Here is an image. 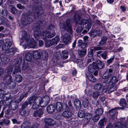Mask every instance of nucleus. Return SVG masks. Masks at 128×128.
Instances as JSON below:
<instances>
[{
  "mask_svg": "<svg viewBox=\"0 0 128 128\" xmlns=\"http://www.w3.org/2000/svg\"><path fill=\"white\" fill-rule=\"evenodd\" d=\"M32 55L31 52H28L26 53L25 55L26 60L28 62H30L32 60Z\"/></svg>",
  "mask_w": 128,
  "mask_h": 128,
  "instance_id": "e433bc0d",
  "label": "nucleus"
},
{
  "mask_svg": "<svg viewBox=\"0 0 128 128\" xmlns=\"http://www.w3.org/2000/svg\"><path fill=\"white\" fill-rule=\"evenodd\" d=\"M68 106L66 104H65V106H64L65 110H69L72 111H74V109L72 106V104L71 100L68 101Z\"/></svg>",
  "mask_w": 128,
  "mask_h": 128,
  "instance_id": "f3484780",
  "label": "nucleus"
},
{
  "mask_svg": "<svg viewBox=\"0 0 128 128\" xmlns=\"http://www.w3.org/2000/svg\"><path fill=\"white\" fill-rule=\"evenodd\" d=\"M48 112L50 114H52L56 110L55 107L53 104H50L47 107Z\"/></svg>",
  "mask_w": 128,
  "mask_h": 128,
  "instance_id": "bb28decb",
  "label": "nucleus"
},
{
  "mask_svg": "<svg viewBox=\"0 0 128 128\" xmlns=\"http://www.w3.org/2000/svg\"><path fill=\"white\" fill-rule=\"evenodd\" d=\"M92 114H91L89 113H86V114H85V118L88 121L92 118Z\"/></svg>",
  "mask_w": 128,
  "mask_h": 128,
  "instance_id": "6e6d98bb",
  "label": "nucleus"
},
{
  "mask_svg": "<svg viewBox=\"0 0 128 128\" xmlns=\"http://www.w3.org/2000/svg\"><path fill=\"white\" fill-rule=\"evenodd\" d=\"M120 105L122 107L120 108V109L122 110L128 107L126 101L124 99L121 100L120 102Z\"/></svg>",
  "mask_w": 128,
  "mask_h": 128,
  "instance_id": "6ab92c4d",
  "label": "nucleus"
},
{
  "mask_svg": "<svg viewBox=\"0 0 128 128\" xmlns=\"http://www.w3.org/2000/svg\"><path fill=\"white\" fill-rule=\"evenodd\" d=\"M116 109H112L109 111V114L110 118L113 119L114 116L116 113Z\"/></svg>",
  "mask_w": 128,
  "mask_h": 128,
  "instance_id": "a19ab883",
  "label": "nucleus"
},
{
  "mask_svg": "<svg viewBox=\"0 0 128 128\" xmlns=\"http://www.w3.org/2000/svg\"><path fill=\"white\" fill-rule=\"evenodd\" d=\"M72 113L68 110H65L62 114V116L66 118H70L72 116Z\"/></svg>",
  "mask_w": 128,
  "mask_h": 128,
  "instance_id": "a211bd4d",
  "label": "nucleus"
},
{
  "mask_svg": "<svg viewBox=\"0 0 128 128\" xmlns=\"http://www.w3.org/2000/svg\"><path fill=\"white\" fill-rule=\"evenodd\" d=\"M19 102L17 99L14 101H12L10 103V105L8 106V108L10 110H15L18 107Z\"/></svg>",
  "mask_w": 128,
  "mask_h": 128,
  "instance_id": "1a4fd4ad",
  "label": "nucleus"
},
{
  "mask_svg": "<svg viewBox=\"0 0 128 128\" xmlns=\"http://www.w3.org/2000/svg\"><path fill=\"white\" fill-rule=\"evenodd\" d=\"M97 56L99 57H102L104 59H105L107 56V52L106 51L102 52V51H99L97 52Z\"/></svg>",
  "mask_w": 128,
  "mask_h": 128,
  "instance_id": "412c9836",
  "label": "nucleus"
},
{
  "mask_svg": "<svg viewBox=\"0 0 128 128\" xmlns=\"http://www.w3.org/2000/svg\"><path fill=\"white\" fill-rule=\"evenodd\" d=\"M26 112L25 110H21V109H20V114L21 115L25 116L27 115H26Z\"/></svg>",
  "mask_w": 128,
  "mask_h": 128,
  "instance_id": "680f3d73",
  "label": "nucleus"
},
{
  "mask_svg": "<svg viewBox=\"0 0 128 128\" xmlns=\"http://www.w3.org/2000/svg\"><path fill=\"white\" fill-rule=\"evenodd\" d=\"M28 104H29L28 102L26 101L24 102L21 105V107L20 108L21 110H23L26 108L28 106Z\"/></svg>",
  "mask_w": 128,
  "mask_h": 128,
  "instance_id": "a18cd8bd",
  "label": "nucleus"
},
{
  "mask_svg": "<svg viewBox=\"0 0 128 128\" xmlns=\"http://www.w3.org/2000/svg\"><path fill=\"white\" fill-rule=\"evenodd\" d=\"M44 122L46 124L50 126H53L55 124L54 121L52 118H45Z\"/></svg>",
  "mask_w": 128,
  "mask_h": 128,
  "instance_id": "4be33fe9",
  "label": "nucleus"
},
{
  "mask_svg": "<svg viewBox=\"0 0 128 128\" xmlns=\"http://www.w3.org/2000/svg\"><path fill=\"white\" fill-rule=\"evenodd\" d=\"M43 110L40 109L36 111H35L33 114V116L34 117H40L44 112Z\"/></svg>",
  "mask_w": 128,
  "mask_h": 128,
  "instance_id": "aec40b11",
  "label": "nucleus"
},
{
  "mask_svg": "<svg viewBox=\"0 0 128 128\" xmlns=\"http://www.w3.org/2000/svg\"><path fill=\"white\" fill-rule=\"evenodd\" d=\"M8 84V86L10 88H14L16 86V84L13 82L12 80Z\"/></svg>",
  "mask_w": 128,
  "mask_h": 128,
  "instance_id": "3c124183",
  "label": "nucleus"
},
{
  "mask_svg": "<svg viewBox=\"0 0 128 128\" xmlns=\"http://www.w3.org/2000/svg\"><path fill=\"white\" fill-rule=\"evenodd\" d=\"M103 112V111L101 108H98L96 109L94 112L96 114L99 116L101 115L102 114Z\"/></svg>",
  "mask_w": 128,
  "mask_h": 128,
  "instance_id": "58836bf2",
  "label": "nucleus"
},
{
  "mask_svg": "<svg viewBox=\"0 0 128 128\" xmlns=\"http://www.w3.org/2000/svg\"><path fill=\"white\" fill-rule=\"evenodd\" d=\"M33 58L35 59L40 58L41 57V54L40 52L37 51H34L33 52Z\"/></svg>",
  "mask_w": 128,
  "mask_h": 128,
  "instance_id": "f704fd0d",
  "label": "nucleus"
},
{
  "mask_svg": "<svg viewBox=\"0 0 128 128\" xmlns=\"http://www.w3.org/2000/svg\"><path fill=\"white\" fill-rule=\"evenodd\" d=\"M73 20L74 22L76 24H78L82 25V22L84 21V19L81 17L77 13H75L74 15Z\"/></svg>",
  "mask_w": 128,
  "mask_h": 128,
  "instance_id": "0eeeda50",
  "label": "nucleus"
},
{
  "mask_svg": "<svg viewBox=\"0 0 128 128\" xmlns=\"http://www.w3.org/2000/svg\"><path fill=\"white\" fill-rule=\"evenodd\" d=\"M102 88V85L100 83L95 84L93 86V88L96 90H100Z\"/></svg>",
  "mask_w": 128,
  "mask_h": 128,
  "instance_id": "37998d69",
  "label": "nucleus"
},
{
  "mask_svg": "<svg viewBox=\"0 0 128 128\" xmlns=\"http://www.w3.org/2000/svg\"><path fill=\"white\" fill-rule=\"evenodd\" d=\"M118 80L117 79L116 77L115 76H114L112 77L110 80L108 81V83H107L106 85V88H108V86L109 85H115V83L118 82Z\"/></svg>",
  "mask_w": 128,
  "mask_h": 128,
  "instance_id": "dca6fc26",
  "label": "nucleus"
},
{
  "mask_svg": "<svg viewBox=\"0 0 128 128\" xmlns=\"http://www.w3.org/2000/svg\"><path fill=\"white\" fill-rule=\"evenodd\" d=\"M20 64H16L14 70L12 73L13 74H16L15 76V80L18 82H20L22 79V76L20 75L17 74L21 72V69L20 68Z\"/></svg>",
  "mask_w": 128,
  "mask_h": 128,
  "instance_id": "7ed1b4c3",
  "label": "nucleus"
},
{
  "mask_svg": "<svg viewBox=\"0 0 128 128\" xmlns=\"http://www.w3.org/2000/svg\"><path fill=\"white\" fill-rule=\"evenodd\" d=\"M81 99L83 101L82 103L83 106L84 108H86L89 105V102L88 99L85 96H84Z\"/></svg>",
  "mask_w": 128,
  "mask_h": 128,
  "instance_id": "a878e982",
  "label": "nucleus"
},
{
  "mask_svg": "<svg viewBox=\"0 0 128 128\" xmlns=\"http://www.w3.org/2000/svg\"><path fill=\"white\" fill-rule=\"evenodd\" d=\"M100 118V116L96 114L93 117L92 120L94 122H96Z\"/></svg>",
  "mask_w": 128,
  "mask_h": 128,
  "instance_id": "bf43d9fd",
  "label": "nucleus"
},
{
  "mask_svg": "<svg viewBox=\"0 0 128 128\" xmlns=\"http://www.w3.org/2000/svg\"><path fill=\"white\" fill-rule=\"evenodd\" d=\"M1 14L4 16H6L8 14V11L5 9L3 10L1 12Z\"/></svg>",
  "mask_w": 128,
  "mask_h": 128,
  "instance_id": "774afa93",
  "label": "nucleus"
},
{
  "mask_svg": "<svg viewBox=\"0 0 128 128\" xmlns=\"http://www.w3.org/2000/svg\"><path fill=\"white\" fill-rule=\"evenodd\" d=\"M12 42L10 41L6 42L3 46L2 48L4 50H6L8 49L12 46Z\"/></svg>",
  "mask_w": 128,
  "mask_h": 128,
  "instance_id": "7c9ffc66",
  "label": "nucleus"
},
{
  "mask_svg": "<svg viewBox=\"0 0 128 128\" xmlns=\"http://www.w3.org/2000/svg\"><path fill=\"white\" fill-rule=\"evenodd\" d=\"M12 62H14V64H23L22 58H18L17 60L13 59L12 60Z\"/></svg>",
  "mask_w": 128,
  "mask_h": 128,
  "instance_id": "4c0bfd02",
  "label": "nucleus"
},
{
  "mask_svg": "<svg viewBox=\"0 0 128 128\" xmlns=\"http://www.w3.org/2000/svg\"><path fill=\"white\" fill-rule=\"evenodd\" d=\"M42 25V22L40 20L38 21L36 24L34 25V26L35 28L37 29L40 28V26Z\"/></svg>",
  "mask_w": 128,
  "mask_h": 128,
  "instance_id": "c03bdc74",
  "label": "nucleus"
},
{
  "mask_svg": "<svg viewBox=\"0 0 128 128\" xmlns=\"http://www.w3.org/2000/svg\"><path fill=\"white\" fill-rule=\"evenodd\" d=\"M110 85V86L109 90V91L110 92H112L116 90V88L115 86V85L112 84Z\"/></svg>",
  "mask_w": 128,
  "mask_h": 128,
  "instance_id": "5fc2aeb1",
  "label": "nucleus"
},
{
  "mask_svg": "<svg viewBox=\"0 0 128 128\" xmlns=\"http://www.w3.org/2000/svg\"><path fill=\"white\" fill-rule=\"evenodd\" d=\"M6 51L5 55L9 57H11L14 55L16 51V48H12Z\"/></svg>",
  "mask_w": 128,
  "mask_h": 128,
  "instance_id": "f8f14e48",
  "label": "nucleus"
},
{
  "mask_svg": "<svg viewBox=\"0 0 128 128\" xmlns=\"http://www.w3.org/2000/svg\"><path fill=\"white\" fill-rule=\"evenodd\" d=\"M13 70V67L10 66L7 67L6 68L5 71L8 74H10Z\"/></svg>",
  "mask_w": 128,
  "mask_h": 128,
  "instance_id": "de8ad7c7",
  "label": "nucleus"
},
{
  "mask_svg": "<svg viewBox=\"0 0 128 128\" xmlns=\"http://www.w3.org/2000/svg\"><path fill=\"white\" fill-rule=\"evenodd\" d=\"M122 120H121L120 124L116 125L114 124L113 125L114 128H128V125L125 124V123L124 121V118H122Z\"/></svg>",
  "mask_w": 128,
  "mask_h": 128,
  "instance_id": "4468645a",
  "label": "nucleus"
},
{
  "mask_svg": "<svg viewBox=\"0 0 128 128\" xmlns=\"http://www.w3.org/2000/svg\"><path fill=\"white\" fill-rule=\"evenodd\" d=\"M59 40L58 37L56 36L50 40H47L45 42V45L47 47H49L52 46L56 45Z\"/></svg>",
  "mask_w": 128,
  "mask_h": 128,
  "instance_id": "423d86ee",
  "label": "nucleus"
},
{
  "mask_svg": "<svg viewBox=\"0 0 128 128\" xmlns=\"http://www.w3.org/2000/svg\"><path fill=\"white\" fill-rule=\"evenodd\" d=\"M84 21L82 22V25H84V24L85 26V28L88 31L90 28L92 26V22L89 19L86 20L84 19Z\"/></svg>",
  "mask_w": 128,
  "mask_h": 128,
  "instance_id": "2eb2a0df",
  "label": "nucleus"
},
{
  "mask_svg": "<svg viewBox=\"0 0 128 128\" xmlns=\"http://www.w3.org/2000/svg\"><path fill=\"white\" fill-rule=\"evenodd\" d=\"M68 52L66 50L62 51V56L63 58H67L68 57Z\"/></svg>",
  "mask_w": 128,
  "mask_h": 128,
  "instance_id": "49530a36",
  "label": "nucleus"
},
{
  "mask_svg": "<svg viewBox=\"0 0 128 128\" xmlns=\"http://www.w3.org/2000/svg\"><path fill=\"white\" fill-rule=\"evenodd\" d=\"M31 125L30 122L29 121L24 122L20 126V128H28Z\"/></svg>",
  "mask_w": 128,
  "mask_h": 128,
  "instance_id": "72a5a7b5",
  "label": "nucleus"
},
{
  "mask_svg": "<svg viewBox=\"0 0 128 128\" xmlns=\"http://www.w3.org/2000/svg\"><path fill=\"white\" fill-rule=\"evenodd\" d=\"M29 104L31 105L32 102L35 103L41 106V98L40 97H36L34 96H32L28 98V100Z\"/></svg>",
  "mask_w": 128,
  "mask_h": 128,
  "instance_id": "20e7f679",
  "label": "nucleus"
},
{
  "mask_svg": "<svg viewBox=\"0 0 128 128\" xmlns=\"http://www.w3.org/2000/svg\"><path fill=\"white\" fill-rule=\"evenodd\" d=\"M102 78L104 79L103 83L106 85L107 83H108V74L107 72H105L104 74L102 76Z\"/></svg>",
  "mask_w": 128,
  "mask_h": 128,
  "instance_id": "473e14b6",
  "label": "nucleus"
},
{
  "mask_svg": "<svg viewBox=\"0 0 128 128\" xmlns=\"http://www.w3.org/2000/svg\"><path fill=\"white\" fill-rule=\"evenodd\" d=\"M103 93L102 92L99 91H96L93 92L92 94V96L94 98H97L100 95H102Z\"/></svg>",
  "mask_w": 128,
  "mask_h": 128,
  "instance_id": "c9c22d12",
  "label": "nucleus"
},
{
  "mask_svg": "<svg viewBox=\"0 0 128 128\" xmlns=\"http://www.w3.org/2000/svg\"><path fill=\"white\" fill-rule=\"evenodd\" d=\"M55 108L58 112H61L62 110L63 107L62 103L60 102H56Z\"/></svg>",
  "mask_w": 128,
  "mask_h": 128,
  "instance_id": "b1692460",
  "label": "nucleus"
},
{
  "mask_svg": "<svg viewBox=\"0 0 128 128\" xmlns=\"http://www.w3.org/2000/svg\"><path fill=\"white\" fill-rule=\"evenodd\" d=\"M24 34V36H23L21 38H20L21 40H23V41L22 42V44H24V46H28L30 48H34L36 46V42L33 39H30L29 42L28 41L30 39V36L29 35H27L26 37H25L24 36L26 35L27 32L25 31L22 32Z\"/></svg>",
  "mask_w": 128,
  "mask_h": 128,
  "instance_id": "f257e3e1",
  "label": "nucleus"
},
{
  "mask_svg": "<svg viewBox=\"0 0 128 128\" xmlns=\"http://www.w3.org/2000/svg\"><path fill=\"white\" fill-rule=\"evenodd\" d=\"M28 94V93L27 92L22 93L18 99V100L19 102H21L24 97L27 96Z\"/></svg>",
  "mask_w": 128,
  "mask_h": 128,
  "instance_id": "09e8293b",
  "label": "nucleus"
},
{
  "mask_svg": "<svg viewBox=\"0 0 128 128\" xmlns=\"http://www.w3.org/2000/svg\"><path fill=\"white\" fill-rule=\"evenodd\" d=\"M63 42L66 44H69L70 42L71 36L68 34H65L62 36Z\"/></svg>",
  "mask_w": 128,
  "mask_h": 128,
  "instance_id": "9d476101",
  "label": "nucleus"
},
{
  "mask_svg": "<svg viewBox=\"0 0 128 128\" xmlns=\"http://www.w3.org/2000/svg\"><path fill=\"white\" fill-rule=\"evenodd\" d=\"M56 34L52 30H50L49 31L48 35V38H51L54 37Z\"/></svg>",
  "mask_w": 128,
  "mask_h": 128,
  "instance_id": "8fccbe9b",
  "label": "nucleus"
},
{
  "mask_svg": "<svg viewBox=\"0 0 128 128\" xmlns=\"http://www.w3.org/2000/svg\"><path fill=\"white\" fill-rule=\"evenodd\" d=\"M78 115L79 117L83 118L85 116V112L83 110H80L78 112Z\"/></svg>",
  "mask_w": 128,
  "mask_h": 128,
  "instance_id": "603ef678",
  "label": "nucleus"
},
{
  "mask_svg": "<svg viewBox=\"0 0 128 128\" xmlns=\"http://www.w3.org/2000/svg\"><path fill=\"white\" fill-rule=\"evenodd\" d=\"M8 95L7 93H6V92L4 90H0V98L4 100H8L10 99V94L8 93Z\"/></svg>",
  "mask_w": 128,
  "mask_h": 128,
  "instance_id": "6e6552de",
  "label": "nucleus"
},
{
  "mask_svg": "<svg viewBox=\"0 0 128 128\" xmlns=\"http://www.w3.org/2000/svg\"><path fill=\"white\" fill-rule=\"evenodd\" d=\"M107 38L108 37L106 36H104L102 37L101 41L98 44H97V45L98 46H100L106 44Z\"/></svg>",
  "mask_w": 128,
  "mask_h": 128,
  "instance_id": "393cba45",
  "label": "nucleus"
},
{
  "mask_svg": "<svg viewBox=\"0 0 128 128\" xmlns=\"http://www.w3.org/2000/svg\"><path fill=\"white\" fill-rule=\"evenodd\" d=\"M94 50L92 49H90L88 51V56L89 57H92L93 56L94 53L93 52Z\"/></svg>",
  "mask_w": 128,
  "mask_h": 128,
  "instance_id": "13d9d810",
  "label": "nucleus"
},
{
  "mask_svg": "<svg viewBox=\"0 0 128 128\" xmlns=\"http://www.w3.org/2000/svg\"><path fill=\"white\" fill-rule=\"evenodd\" d=\"M10 124V121L8 119H4L0 122V125L2 126L4 125H7Z\"/></svg>",
  "mask_w": 128,
  "mask_h": 128,
  "instance_id": "79ce46f5",
  "label": "nucleus"
},
{
  "mask_svg": "<svg viewBox=\"0 0 128 128\" xmlns=\"http://www.w3.org/2000/svg\"><path fill=\"white\" fill-rule=\"evenodd\" d=\"M12 120L14 124H20L21 123L20 121H18L16 118H13L12 119Z\"/></svg>",
  "mask_w": 128,
  "mask_h": 128,
  "instance_id": "0e129e2a",
  "label": "nucleus"
},
{
  "mask_svg": "<svg viewBox=\"0 0 128 128\" xmlns=\"http://www.w3.org/2000/svg\"><path fill=\"white\" fill-rule=\"evenodd\" d=\"M74 105L76 108L78 110H80L82 106L81 102L78 99H76L74 101Z\"/></svg>",
  "mask_w": 128,
  "mask_h": 128,
  "instance_id": "5701e85b",
  "label": "nucleus"
},
{
  "mask_svg": "<svg viewBox=\"0 0 128 128\" xmlns=\"http://www.w3.org/2000/svg\"><path fill=\"white\" fill-rule=\"evenodd\" d=\"M33 11L30 13L29 14L32 15L35 19H37L44 12V10L41 6H39L36 7Z\"/></svg>",
  "mask_w": 128,
  "mask_h": 128,
  "instance_id": "f03ea898",
  "label": "nucleus"
},
{
  "mask_svg": "<svg viewBox=\"0 0 128 128\" xmlns=\"http://www.w3.org/2000/svg\"><path fill=\"white\" fill-rule=\"evenodd\" d=\"M83 29L82 27L80 26L78 27L76 29V30L77 32L79 33Z\"/></svg>",
  "mask_w": 128,
  "mask_h": 128,
  "instance_id": "338daca9",
  "label": "nucleus"
},
{
  "mask_svg": "<svg viewBox=\"0 0 128 128\" xmlns=\"http://www.w3.org/2000/svg\"><path fill=\"white\" fill-rule=\"evenodd\" d=\"M86 77L89 80L93 83L95 82L96 80V78L92 74H90L88 75L86 74Z\"/></svg>",
  "mask_w": 128,
  "mask_h": 128,
  "instance_id": "c85d7f7f",
  "label": "nucleus"
},
{
  "mask_svg": "<svg viewBox=\"0 0 128 128\" xmlns=\"http://www.w3.org/2000/svg\"><path fill=\"white\" fill-rule=\"evenodd\" d=\"M50 101L49 97L47 96H46L41 98V106L45 107L48 103Z\"/></svg>",
  "mask_w": 128,
  "mask_h": 128,
  "instance_id": "9b49d317",
  "label": "nucleus"
},
{
  "mask_svg": "<svg viewBox=\"0 0 128 128\" xmlns=\"http://www.w3.org/2000/svg\"><path fill=\"white\" fill-rule=\"evenodd\" d=\"M96 69V64H90L88 66V70L91 73L93 72Z\"/></svg>",
  "mask_w": 128,
  "mask_h": 128,
  "instance_id": "c756f323",
  "label": "nucleus"
},
{
  "mask_svg": "<svg viewBox=\"0 0 128 128\" xmlns=\"http://www.w3.org/2000/svg\"><path fill=\"white\" fill-rule=\"evenodd\" d=\"M105 122V121L104 119L103 118L101 120L98 122V126L101 127L103 126Z\"/></svg>",
  "mask_w": 128,
  "mask_h": 128,
  "instance_id": "4d7b16f0",
  "label": "nucleus"
},
{
  "mask_svg": "<svg viewBox=\"0 0 128 128\" xmlns=\"http://www.w3.org/2000/svg\"><path fill=\"white\" fill-rule=\"evenodd\" d=\"M86 49H83L78 52V54L80 56H84L86 54Z\"/></svg>",
  "mask_w": 128,
  "mask_h": 128,
  "instance_id": "ea45409f",
  "label": "nucleus"
},
{
  "mask_svg": "<svg viewBox=\"0 0 128 128\" xmlns=\"http://www.w3.org/2000/svg\"><path fill=\"white\" fill-rule=\"evenodd\" d=\"M33 21V19L30 18V16H26L22 19V23L24 25L26 26L29 24L30 22Z\"/></svg>",
  "mask_w": 128,
  "mask_h": 128,
  "instance_id": "ddd939ff",
  "label": "nucleus"
},
{
  "mask_svg": "<svg viewBox=\"0 0 128 128\" xmlns=\"http://www.w3.org/2000/svg\"><path fill=\"white\" fill-rule=\"evenodd\" d=\"M9 8L11 9V12L13 14H15V11L16 10V8H15L13 7L12 6L10 5V6Z\"/></svg>",
  "mask_w": 128,
  "mask_h": 128,
  "instance_id": "69168bd1",
  "label": "nucleus"
},
{
  "mask_svg": "<svg viewBox=\"0 0 128 128\" xmlns=\"http://www.w3.org/2000/svg\"><path fill=\"white\" fill-rule=\"evenodd\" d=\"M39 106L37 104H35V103L34 104V103H32V106L31 108L34 110H36L39 107Z\"/></svg>",
  "mask_w": 128,
  "mask_h": 128,
  "instance_id": "052dcab7",
  "label": "nucleus"
},
{
  "mask_svg": "<svg viewBox=\"0 0 128 128\" xmlns=\"http://www.w3.org/2000/svg\"><path fill=\"white\" fill-rule=\"evenodd\" d=\"M12 77L9 74L6 75L5 76L4 78V81L6 83H8L12 80Z\"/></svg>",
  "mask_w": 128,
  "mask_h": 128,
  "instance_id": "cd10ccee",
  "label": "nucleus"
},
{
  "mask_svg": "<svg viewBox=\"0 0 128 128\" xmlns=\"http://www.w3.org/2000/svg\"><path fill=\"white\" fill-rule=\"evenodd\" d=\"M12 42L10 41L6 42L3 46L2 48L4 50H6L8 49L12 46Z\"/></svg>",
  "mask_w": 128,
  "mask_h": 128,
  "instance_id": "2f4dec72",
  "label": "nucleus"
},
{
  "mask_svg": "<svg viewBox=\"0 0 128 128\" xmlns=\"http://www.w3.org/2000/svg\"><path fill=\"white\" fill-rule=\"evenodd\" d=\"M49 31L45 30L42 32L40 33L41 36H43L44 38H45L46 37H48V33Z\"/></svg>",
  "mask_w": 128,
  "mask_h": 128,
  "instance_id": "864d4df0",
  "label": "nucleus"
},
{
  "mask_svg": "<svg viewBox=\"0 0 128 128\" xmlns=\"http://www.w3.org/2000/svg\"><path fill=\"white\" fill-rule=\"evenodd\" d=\"M101 32H102L100 31L96 30H94V34L96 36H100V34Z\"/></svg>",
  "mask_w": 128,
  "mask_h": 128,
  "instance_id": "e2e57ef3",
  "label": "nucleus"
},
{
  "mask_svg": "<svg viewBox=\"0 0 128 128\" xmlns=\"http://www.w3.org/2000/svg\"><path fill=\"white\" fill-rule=\"evenodd\" d=\"M64 28L70 33L72 34V23L71 20L68 19L63 24Z\"/></svg>",
  "mask_w": 128,
  "mask_h": 128,
  "instance_id": "39448f33",
  "label": "nucleus"
}]
</instances>
